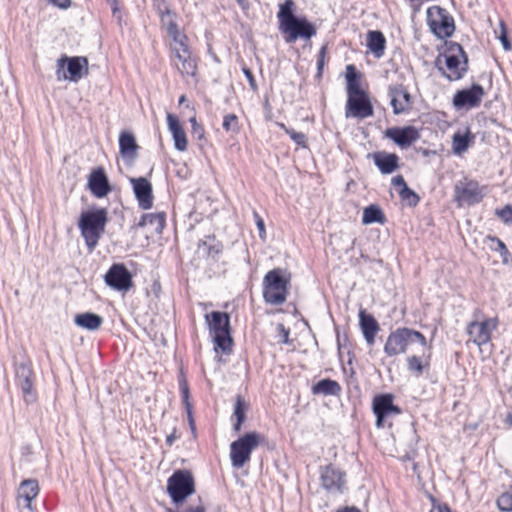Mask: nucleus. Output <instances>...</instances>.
I'll return each mask as SVG.
<instances>
[{"mask_svg":"<svg viewBox=\"0 0 512 512\" xmlns=\"http://www.w3.org/2000/svg\"><path fill=\"white\" fill-rule=\"evenodd\" d=\"M108 222L107 210L98 208L81 213L78 227L89 252H92L105 232Z\"/></svg>","mask_w":512,"mask_h":512,"instance_id":"obj_1","label":"nucleus"},{"mask_svg":"<svg viewBox=\"0 0 512 512\" xmlns=\"http://www.w3.org/2000/svg\"><path fill=\"white\" fill-rule=\"evenodd\" d=\"M436 65L441 74L449 81L460 80L468 69V58L463 47L452 43L443 56H439Z\"/></svg>","mask_w":512,"mask_h":512,"instance_id":"obj_2","label":"nucleus"},{"mask_svg":"<svg viewBox=\"0 0 512 512\" xmlns=\"http://www.w3.org/2000/svg\"><path fill=\"white\" fill-rule=\"evenodd\" d=\"M290 274L281 268L266 273L263 279V297L266 303L281 305L286 301Z\"/></svg>","mask_w":512,"mask_h":512,"instance_id":"obj_3","label":"nucleus"},{"mask_svg":"<svg viewBox=\"0 0 512 512\" xmlns=\"http://www.w3.org/2000/svg\"><path fill=\"white\" fill-rule=\"evenodd\" d=\"M413 341L419 342L423 347L427 345L426 338L421 332L406 327L397 328L389 334L384 352L389 357L404 354L409 343Z\"/></svg>","mask_w":512,"mask_h":512,"instance_id":"obj_4","label":"nucleus"},{"mask_svg":"<svg viewBox=\"0 0 512 512\" xmlns=\"http://www.w3.org/2000/svg\"><path fill=\"white\" fill-rule=\"evenodd\" d=\"M167 493L175 504L183 503L195 493V481L191 471L176 470L167 480Z\"/></svg>","mask_w":512,"mask_h":512,"instance_id":"obj_5","label":"nucleus"},{"mask_svg":"<svg viewBox=\"0 0 512 512\" xmlns=\"http://www.w3.org/2000/svg\"><path fill=\"white\" fill-rule=\"evenodd\" d=\"M264 441V436L258 432H248L232 442L230 445V458L232 466L243 467L249 460L251 452Z\"/></svg>","mask_w":512,"mask_h":512,"instance_id":"obj_6","label":"nucleus"},{"mask_svg":"<svg viewBox=\"0 0 512 512\" xmlns=\"http://www.w3.org/2000/svg\"><path fill=\"white\" fill-rule=\"evenodd\" d=\"M206 321L216 346L223 352L230 350L232 338L230 336L229 315L213 311L210 314H206Z\"/></svg>","mask_w":512,"mask_h":512,"instance_id":"obj_7","label":"nucleus"},{"mask_svg":"<svg viewBox=\"0 0 512 512\" xmlns=\"http://www.w3.org/2000/svg\"><path fill=\"white\" fill-rule=\"evenodd\" d=\"M88 74V59L86 57L62 56L57 60V79L78 82Z\"/></svg>","mask_w":512,"mask_h":512,"instance_id":"obj_8","label":"nucleus"},{"mask_svg":"<svg viewBox=\"0 0 512 512\" xmlns=\"http://www.w3.org/2000/svg\"><path fill=\"white\" fill-rule=\"evenodd\" d=\"M427 22L431 31L438 38H447L452 36L455 30V24L448 11L438 5L427 9Z\"/></svg>","mask_w":512,"mask_h":512,"instance_id":"obj_9","label":"nucleus"},{"mask_svg":"<svg viewBox=\"0 0 512 512\" xmlns=\"http://www.w3.org/2000/svg\"><path fill=\"white\" fill-rule=\"evenodd\" d=\"M15 377L17 386L21 389L24 400L33 402L36 397L33 390L34 379L30 361L25 355H20L15 361Z\"/></svg>","mask_w":512,"mask_h":512,"instance_id":"obj_10","label":"nucleus"},{"mask_svg":"<svg viewBox=\"0 0 512 512\" xmlns=\"http://www.w3.org/2000/svg\"><path fill=\"white\" fill-rule=\"evenodd\" d=\"M499 320L497 317L485 318L484 320L472 321L466 327L469 340L478 347L490 342L494 330L497 329Z\"/></svg>","mask_w":512,"mask_h":512,"instance_id":"obj_11","label":"nucleus"},{"mask_svg":"<svg viewBox=\"0 0 512 512\" xmlns=\"http://www.w3.org/2000/svg\"><path fill=\"white\" fill-rule=\"evenodd\" d=\"M319 479L322 488L329 493H341L346 486V473L332 464L319 468Z\"/></svg>","mask_w":512,"mask_h":512,"instance_id":"obj_12","label":"nucleus"},{"mask_svg":"<svg viewBox=\"0 0 512 512\" xmlns=\"http://www.w3.org/2000/svg\"><path fill=\"white\" fill-rule=\"evenodd\" d=\"M485 95L480 84H473L470 88L457 91L453 96V106L457 109H472L480 105Z\"/></svg>","mask_w":512,"mask_h":512,"instance_id":"obj_13","label":"nucleus"},{"mask_svg":"<svg viewBox=\"0 0 512 512\" xmlns=\"http://www.w3.org/2000/svg\"><path fill=\"white\" fill-rule=\"evenodd\" d=\"M280 30L287 34V43H294L298 38L310 39L316 34L315 27L306 18L299 17L286 23Z\"/></svg>","mask_w":512,"mask_h":512,"instance_id":"obj_14","label":"nucleus"},{"mask_svg":"<svg viewBox=\"0 0 512 512\" xmlns=\"http://www.w3.org/2000/svg\"><path fill=\"white\" fill-rule=\"evenodd\" d=\"M106 284L118 291H127L132 285V275L124 264H113L105 275Z\"/></svg>","mask_w":512,"mask_h":512,"instance_id":"obj_15","label":"nucleus"},{"mask_svg":"<svg viewBox=\"0 0 512 512\" xmlns=\"http://www.w3.org/2000/svg\"><path fill=\"white\" fill-rule=\"evenodd\" d=\"M373 115V106L366 92L348 97L345 116L365 119Z\"/></svg>","mask_w":512,"mask_h":512,"instance_id":"obj_16","label":"nucleus"},{"mask_svg":"<svg viewBox=\"0 0 512 512\" xmlns=\"http://www.w3.org/2000/svg\"><path fill=\"white\" fill-rule=\"evenodd\" d=\"M373 412L376 415V426H384L386 419L393 415L400 414V409L393 404V397L390 394L376 396L373 400Z\"/></svg>","mask_w":512,"mask_h":512,"instance_id":"obj_17","label":"nucleus"},{"mask_svg":"<svg viewBox=\"0 0 512 512\" xmlns=\"http://www.w3.org/2000/svg\"><path fill=\"white\" fill-rule=\"evenodd\" d=\"M390 104L395 115L406 113L412 106V97L402 84L390 85L388 87Z\"/></svg>","mask_w":512,"mask_h":512,"instance_id":"obj_18","label":"nucleus"},{"mask_svg":"<svg viewBox=\"0 0 512 512\" xmlns=\"http://www.w3.org/2000/svg\"><path fill=\"white\" fill-rule=\"evenodd\" d=\"M162 21L167 24V32L172 37L170 44L172 55L182 53V51H189L186 44V36L178 30L177 24L173 21L169 10L162 13Z\"/></svg>","mask_w":512,"mask_h":512,"instance_id":"obj_19","label":"nucleus"},{"mask_svg":"<svg viewBox=\"0 0 512 512\" xmlns=\"http://www.w3.org/2000/svg\"><path fill=\"white\" fill-rule=\"evenodd\" d=\"M130 181L139 207L143 210L152 208L154 197L151 183L144 177L131 178Z\"/></svg>","mask_w":512,"mask_h":512,"instance_id":"obj_20","label":"nucleus"},{"mask_svg":"<svg viewBox=\"0 0 512 512\" xmlns=\"http://www.w3.org/2000/svg\"><path fill=\"white\" fill-rule=\"evenodd\" d=\"M386 137L402 148L409 147L419 139V132L414 126L392 127L385 131Z\"/></svg>","mask_w":512,"mask_h":512,"instance_id":"obj_21","label":"nucleus"},{"mask_svg":"<svg viewBox=\"0 0 512 512\" xmlns=\"http://www.w3.org/2000/svg\"><path fill=\"white\" fill-rule=\"evenodd\" d=\"M455 197L460 204L473 205L483 199V193L477 182L470 181L455 186Z\"/></svg>","mask_w":512,"mask_h":512,"instance_id":"obj_22","label":"nucleus"},{"mask_svg":"<svg viewBox=\"0 0 512 512\" xmlns=\"http://www.w3.org/2000/svg\"><path fill=\"white\" fill-rule=\"evenodd\" d=\"M88 187L92 194L98 198H103L110 192L111 188L102 167L91 172L88 179Z\"/></svg>","mask_w":512,"mask_h":512,"instance_id":"obj_23","label":"nucleus"},{"mask_svg":"<svg viewBox=\"0 0 512 512\" xmlns=\"http://www.w3.org/2000/svg\"><path fill=\"white\" fill-rule=\"evenodd\" d=\"M359 324L363 336L368 345H373L375 342V336L380 330V326L374 316L366 313L365 310L359 312Z\"/></svg>","mask_w":512,"mask_h":512,"instance_id":"obj_24","label":"nucleus"},{"mask_svg":"<svg viewBox=\"0 0 512 512\" xmlns=\"http://www.w3.org/2000/svg\"><path fill=\"white\" fill-rule=\"evenodd\" d=\"M167 124L168 129L172 134L175 148L181 152L185 151L187 149L188 141L186 138V133L178 118L175 115L168 113Z\"/></svg>","mask_w":512,"mask_h":512,"instance_id":"obj_25","label":"nucleus"},{"mask_svg":"<svg viewBox=\"0 0 512 512\" xmlns=\"http://www.w3.org/2000/svg\"><path fill=\"white\" fill-rule=\"evenodd\" d=\"M372 157L382 174H390L399 168V157L395 153L379 151L373 153Z\"/></svg>","mask_w":512,"mask_h":512,"instance_id":"obj_26","label":"nucleus"},{"mask_svg":"<svg viewBox=\"0 0 512 512\" xmlns=\"http://www.w3.org/2000/svg\"><path fill=\"white\" fill-rule=\"evenodd\" d=\"M174 66L183 76H194L196 73V62L192 58L190 51H182V53L173 55Z\"/></svg>","mask_w":512,"mask_h":512,"instance_id":"obj_27","label":"nucleus"},{"mask_svg":"<svg viewBox=\"0 0 512 512\" xmlns=\"http://www.w3.org/2000/svg\"><path fill=\"white\" fill-rule=\"evenodd\" d=\"M39 486L36 480H24L19 488V504L23 501V506L31 508L32 500L38 495Z\"/></svg>","mask_w":512,"mask_h":512,"instance_id":"obj_28","label":"nucleus"},{"mask_svg":"<svg viewBox=\"0 0 512 512\" xmlns=\"http://www.w3.org/2000/svg\"><path fill=\"white\" fill-rule=\"evenodd\" d=\"M138 227H150L151 231L160 234L165 227V213H147L141 217Z\"/></svg>","mask_w":512,"mask_h":512,"instance_id":"obj_29","label":"nucleus"},{"mask_svg":"<svg viewBox=\"0 0 512 512\" xmlns=\"http://www.w3.org/2000/svg\"><path fill=\"white\" fill-rule=\"evenodd\" d=\"M74 322L83 329L96 331L101 327L103 318L96 313L84 312L77 314L74 318Z\"/></svg>","mask_w":512,"mask_h":512,"instance_id":"obj_30","label":"nucleus"},{"mask_svg":"<svg viewBox=\"0 0 512 512\" xmlns=\"http://www.w3.org/2000/svg\"><path fill=\"white\" fill-rule=\"evenodd\" d=\"M386 40L381 31L373 30L367 34V46L371 52L380 58L384 54Z\"/></svg>","mask_w":512,"mask_h":512,"instance_id":"obj_31","label":"nucleus"},{"mask_svg":"<svg viewBox=\"0 0 512 512\" xmlns=\"http://www.w3.org/2000/svg\"><path fill=\"white\" fill-rule=\"evenodd\" d=\"M119 146L123 157H128L131 159L136 157L138 145L132 133L122 132L119 137Z\"/></svg>","mask_w":512,"mask_h":512,"instance_id":"obj_32","label":"nucleus"},{"mask_svg":"<svg viewBox=\"0 0 512 512\" xmlns=\"http://www.w3.org/2000/svg\"><path fill=\"white\" fill-rule=\"evenodd\" d=\"M312 392L322 395H338L341 392V386L337 381L323 379L312 387Z\"/></svg>","mask_w":512,"mask_h":512,"instance_id":"obj_33","label":"nucleus"},{"mask_svg":"<svg viewBox=\"0 0 512 512\" xmlns=\"http://www.w3.org/2000/svg\"><path fill=\"white\" fill-rule=\"evenodd\" d=\"M474 136L469 130L465 134L455 133L452 138V149L456 155L463 154L470 146Z\"/></svg>","mask_w":512,"mask_h":512,"instance_id":"obj_34","label":"nucleus"},{"mask_svg":"<svg viewBox=\"0 0 512 512\" xmlns=\"http://www.w3.org/2000/svg\"><path fill=\"white\" fill-rule=\"evenodd\" d=\"M294 6L295 4L293 0H285L284 3L280 4L277 14L280 23V29L286 25V23L293 21L297 17L294 15Z\"/></svg>","mask_w":512,"mask_h":512,"instance_id":"obj_35","label":"nucleus"},{"mask_svg":"<svg viewBox=\"0 0 512 512\" xmlns=\"http://www.w3.org/2000/svg\"><path fill=\"white\" fill-rule=\"evenodd\" d=\"M385 216L378 205H370L363 211L362 222L364 224L383 223Z\"/></svg>","mask_w":512,"mask_h":512,"instance_id":"obj_36","label":"nucleus"},{"mask_svg":"<svg viewBox=\"0 0 512 512\" xmlns=\"http://www.w3.org/2000/svg\"><path fill=\"white\" fill-rule=\"evenodd\" d=\"M246 410L247 406L245 402L240 396H238L234 407V416L236 418V422L233 425V429L235 432H239L241 430L242 423L246 419Z\"/></svg>","mask_w":512,"mask_h":512,"instance_id":"obj_37","label":"nucleus"},{"mask_svg":"<svg viewBox=\"0 0 512 512\" xmlns=\"http://www.w3.org/2000/svg\"><path fill=\"white\" fill-rule=\"evenodd\" d=\"M485 242H488L489 247L500 254V256L503 258L504 263L507 262L506 258L507 256H509V251L502 240L495 236L489 235L485 238Z\"/></svg>","mask_w":512,"mask_h":512,"instance_id":"obj_38","label":"nucleus"},{"mask_svg":"<svg viewBox=\"0 0 512 512\" xmlns=\"http://www.w3.org/2000/svg\"><path fill=\"white\" fill-rule=\"evenodd\" d=\"M399 196L409 207H415L420 201V197L408 186L399 190Z\"/></svg>","mask_w":512,"mask_h":512,"instance_id":"obj_39","label":"nucleus"},{"mask_svg":"<svg viewBox=\"0 0 512 512\" xmlns=\"http://www.w3.org/2000/svg\"><path fill=\"white\" fill-rule=\"evenodd\" d=\"M222 127L226 132L235 133V134L238 133L240 130V126H239V120H238L237 115H235L233 113L225 115L224 119H223Z\"/></svg>","mask_w":512,"mask_h":512,"instance_id":"obj_40","label":"nucleus"},{"mask_svg":"<svg viewBox=\"0 0 512 512\" xmlns=\"http://www.w3.org/2000/svg\"><path fill=\"white\" fill-rule=\"evenodd\" d=\"M497 507L502 512H512V492L502 493L496 501Z\"/></svg>","mask_w":512,"mask_h":512,"instance_id":"obj_41","label":"nucleus"},{"mask_svg":"<svg viewBox=\"0 0 512 512\" xmlns=\"http://www.w3.org/2000/svg\"><path fill=\"white\" fill-rule=\"evenodd\" d=\"M281 127L297 145L301 147H306V135L304 133L297 132L294 129H289L283 124L281 125Z\"/></svg>","mask_w":512,"mask_h":512,"instance_id":"obj_42","label":"nucleus"},{"mask_svg":"<svg viewBox=\"0 0 512 512\" xmlns=\"http://www.w3.org/2000/svg\"><path fill=\"white\" fill-rule=\"evenodd\" d=\"M495 214L505 223L512 224V205L507 204L502 209H496Z\"/></svg>","mask_w":512,"mask_h":512,"instance_id":"obj_43","label":"nucleus"},{"mask_svg":"<svg viewBox=\"0 0 512 512\" xmlns=\"http://www.w3.org/2000/svg\"><path fill=\"white\" fill-rule=\"evenodd\" d=\"M407 366L410 371L416 372L418 375L422 373L424 365L419 357L412 355L407 358Z\"/></svg>","mask_w":512,"mask_h":512,"instance_id":"obj_44","label":"nucleus"},{"mask_svg":"<svg viewBox=\"0 0 512 512\" xmlns=\"http://www.w3.org/2000/svg\"><path fill=\"white\" fill-rule=\"evenodd\" d=\"M327 47L323 45L319 51L318 59H317V76L321 77L323 67L325 65V57H326Z\"/></svg>","mask_w":512,"mask_h":512,"instance_id":"obj_45","label":"nucleus"},{"mask_svg":"<svg viewBox=\"0 0 512 512\" xmlns=\"http://www.w3.org/2000/svg\"><path fill=\"white\" fill-rule=\"evenodd\" d=\"M365 91L361 89L358 81L347 83V94L348 97H353L359 94L364 93Z\"/></svg>","mask_w":512,"mask_h":512,"instance_id":"obj_46","label":"nucleus"},{"mask_svg":"<svg viewBox=\"0 0 512 512\" xmlns=\"http://www.w3.org/2000/svg\"><path fill=\"white\" fill-rule=\"evenodd\" d=\"M242 71L244 73V75L246 76L248 82H249V85H250V88L253 90V91H256L257 90V84H256V80L252 74V71L247 68V67H243L242 68Z\"/></svg>","mask_w":512,"mask_h":512,"instance_id":"obj_47","label":"nucleus"},{"mask_svg":"<svg viewBox=\"0 0 512 512\" xmlns=\"http://www.w3.org/2000/svg\"><path fill=\"white\" fill-rule=\"evenodd\" d=\"M358 79V74L353 65H348L346 67V81L349 82H355Z\"/></svg>","mask_w":512,"mask_h":512,"instance_id":"obj_48","label":"nucleus"},{"mask_svg":"<svg viewBox=\"0 0 512 512\" xmlns=\"http://www.w3.org/2000/svg\"><path fill=\"white\" fill-rule=\"evenodd\" d=\"M255 218H256V225H257V228L259 230V236L262 239H265V225H264V221H263V219L257 213H255Z\"/></svg>","mask_w":512,"mask_h":512,"instance_id":"obj_49","label":"nucleus"},{"mask_svg":"<svg viewBox=\"0 0 512 512\" xmlns=\"http://www.w3.org/2000/svg\"><path fill=\"white\" fill-rule=\"evenodd\" d=\"M277 329L280 333L281 340L283 343H289V330L285 328L283 324H278Z\"/></svg>","mask_w":512,"mask_h":512,"instance_id":"obj_50","label":"nucleus"},{"mask_svg":"<svg viewBox=\"0 0 512 512\" xmlns=\"http://www.w3.org/2000/svg\"><path fill=\"white\" fill-rule=\"evenodd\" d=\"M181 391H182V397H183V401L186 405V408H187V411H188V414L189 416L191 415V411H190V404L188 402V397H189V389L187 387L186 384H183L182 388H181Z\"/></svg>","mask_w":512,"mask_h":512,"instance_id":"obj_51","label":"nucleus"},{"mask_svg":"<svg viewBox=\"0 0 512 512\" xmlns=\"http://www.w3.org/2000/svg\"><path fill=\"white\" fill-rule=\"evenodd\" d=\"M192 136L195 137L197 140L204 139V129L201 125L197 127H193L191 130Z\"/></svg>","mask_w":512,"mask_h":512,"instance_id":"obj_52","label":"nucleus"},{"mask_svg":"<svg viewBox=\"0 0 512 512\" xmlns=\"http://www.w3.org/2000/svg\"><path fill=\"white\" fill-rule=\"evenodd\" d=\"M50 2L62 9H67L71 6V0H50Z\"/></svg>","mask_w":512,"mask_h":512,"instance_id":"obj_53","label":"nucleus"},{"mask_svg":"<svg viewBox=\"0 0 512 512\" xmlns=\"http://www.w3.org/2000/svg\"><path fill=\"white\" fill-rule=\"evenodd\" d=\"M392 184L396 187H399L400 189L404 188L405 186H407L404 178L402 175H397L396 177H394L392 179Z\"/></svg>","mask_w":512,"mask_h":512,"instance_id":"obj_54","label":"nucleus"},{"mask_svg":"<svg viewBox=\"0 0 512 512\" xmlns=\"http://www.w3.org/2000/svg\"><path fill=\"white\" fill-rule=\"evenodd\" d=\"M500 41L503 45V48L506 50V51H509L511 50V43L508 39V36L507 34L505 33V31L502 32L501 36H500Z\"/></svg>","mask_w":512,"mask_h":512,"instance_id":"obj_55","label":"nucleus"},{"mask_svg":"<svg viewBox=\"0 0 512 512\" xmlns=\"http://www.w3.org/2000/svg\"><path fill=\"white\" fill-rule=\"evenodd\" d=\"M175 438H176V437H175V434H174V433H172V434L168 435V436H167V438H166V443H167V445L171 446V445L174 443Z\"/></svg>","mask_w":512,"mask_h":512,"instance_id":"obj_56","label":"nucleus"},{"mask_svg":"<svg viewBox=\"0 0 512 512\" xmlns=\"http://www.w3.org/2000/svg\"><path fill=\"white\" fill-rule=\"evenodd\" d=\"M338 512H360V510L355 507H346Z\"/></svg>","mask_w":512,"mask_h":512,"instance_id":"obj_57","label":"nucleus"},{"mask_svg":"<svg viewBox=\"0 0 512 512\" xmlns=\"http://www.w3.org/2000/svg\"><path fill=\"white\" fill-rule=\"evenodd\" d=\"M190 123H191L192 128H193V127H197V126H199V125H200V124H198V123H197V120H196V118H195V117H192V118L190 119Z\"/></svg>","mask_w":512,"mask_h":512,"instance_id":"obj_58","label":"nucleus"},{"mask_svg":"<svg viewBox=\"0 0 512 512\" xmlns=\"http://www.w3.org/2000/svg\"><path fill=\"white\" fill-rule=\"evenodd\" d=\"M506 422L512 426V414L511 413L507 415Z\"/></svg>","mask_w":512,"mask_h":512,"instance_id":"obj_59","label":"nucleus"},{"mask_svg":"<svg viewBox=\"0 0 512 512\" xmlns=\"http://www.w3.org/2000/svg\"><path fill=\"white\" fill-rule=\"evenodd\" d=\"M185 101V96L182 95L179 99V103L182 104Z\"/></svg>","mask_w":512,"mask_h":512,"instance_id":"obj_60","label":"nucleus"},{"mask_svg":"<svg viewBox=\"0 0 512 512\" xmlns=\"http://www.w3.org/2000/svg\"><path fill=\"white\" fill-rule=\"evenodd\" d=\"M239 3H242L244 0H237Z\"/></svg>","mask_w":512,"mask_h":512,"instance_id":"obj_61","label":"nucleus"}]
</instances>
